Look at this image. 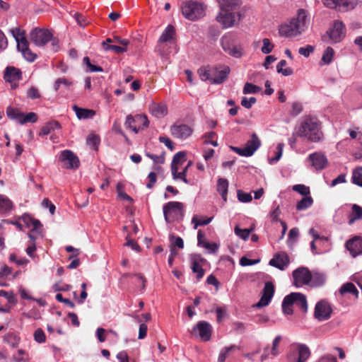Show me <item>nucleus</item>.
<instances>
[{
  "label": "nucleus",
  "mask_w": 362,
  "mask_h": 362,
  "mask_svg": "<svg viewBox=\"0 0 362 362\" xmlns=\"http://www.w3.org/2000/svg\"><path fill=\"white\" fill-rule=\"evenodd\" d=\"M4 341L6 342L14 348L18 346L20 341V338L15 334L9 333L4 337Z\"/></svg>",
  "instance_id": "nucleus-45"
},
{
  "label": "nucleus",
  "mask_w": 362,
  "mask_h": 362,
  "mask_svg": "<svg viewBox=\"0 0 362 362\" xmlns=\"http://www.w3.org/2000/svg\"><path fill=\"white\" fill-rule=\"evenodd\" d=\"M175 31L173 26L169 25L167 26L164 32L162 33L159 38L160 42H168L173 39Z\"/></svg>",
  "instance_id": "nucleus-39"
},
{
  "label": "nucleus",
  "mask_w": 362,
  "mask_h": 362,
  "mask_svg": "<svg viewBox=\"0 0 362 362\" xmlns=\"http://www.w3.org/2000/svg\"><path fill=\"white\" fill-rule=\"evenodd\" d=\"M262 47L261 48V51L264 54H269L272 52L274 48V45L270 42L268 38H264L262 40Z\"/></svg>",
  "instance_id": "nucleus-57"
},
{
  "label": "nucleus",
  "mask_w": 362,
  "mask_h": 362,
  "mask_svg": "<svg viewBox=\"0 0 362 362\" xmlns=\"http://www.w3.org/2000/svg\"><path fill=\"white\" fill-rule=\"evenodd\" d=\"M182 13L186 18L195 21L204 16L205 6L203 4L189 1L183 4Z\"/></svg>",
  "instance_id": "nucleus-5"
},
{
  "label": "nucleus",
  "mask_w": 362,
  "mask_h": 362,
  "mask_svg": "<svg viewBox=\"0 0 362 362\" xmlns=\"http://www.w3.org/2000/svg\"><path fill=\"white\" fill-rule=\"evenodd\" d=\"M211 70L214 71V76H211V83L215 84L222 83L227 78L230 73L228 66L218 68L211 66Z\"/></svg>",
  "instance_id": "nucleus-25"
},
{
  "label": "nucleus",
  "mask_w": 362,
  "mask_h": 362,
  "mask_svg": "<svg viewBox=\"0 0 362 362\" xmlns=\"http://www.w3.org/2000/svg\"><path fill=\"white\" fill-rule=\"evenodd\" d=\"M228 182L225 178H219L217 181L216 190L221 194L224 202H227Z\"/></svg>",
  "instance_id": "nucleus-30"
},
{
  "label": "nucleus",
  "mask_w": 362,
  "mask_h": 362,
  "mask_svg": "<svg viewBox=\"0 0 362 362\" xmlns=\"http://www.w3.org/2000/svg\"><path fill=\"white\" fill-rule=\"evenodd\" d=\"M221 46L223 50L226 52H228V51L231 49V47L234 45V42L231 36L230 35H224L222 37L221 40Z\"/></svg>",
  "instance_id": "nucleus-47"
},
{
  "label": "nucleus",
  "mask_w": 362,
  "mask_h": 362,
  "mask_svg": "<svg viewBox=\"0 0 362 362\" xmlns=\"http://www.w3.org/2000/svg\"><path fill=\"white\" fill-rule=\"evenodd\" d=\"M13 360L15 362H25L29 360L28 354L23 349H18V354L13 356Z\"/></svg>",
  "instance_id": "nucleus-51"
},
{
  "label": "nucleus",
  "mask_w": 362,
  "mask_h": 362,
  "mask_svg": "<svg viewBox=\"0 0 362 362\" xmlns=\"http://www.w3.org/2000/svg\"><path fill=\"white\" fill-rule=\"evenodd\" d=\"M293 19L301 23H305V25L306 26H308L309 23V19L308 18V12L303 8H300L298 11L296 18H293Z\"/></svg>",
  "instance_id": "nucleus-54"
},
{
  "label": "nucleus",
  "mask_w": 362,
  "mask_h": 362,
  "mask_svg": "<svg viewBox=\"0 0 362 362\" xmlns=\"http://www.w3.org/2000/svg\"><path fill=\"white\" fill-rule=\"evenodd\" d=\"M61 129L60 124L57 121H52L45 124L41 129L39 136H44L49 134L55 129Z\"/></svg>",
  "instance_id": "nucleus-31"
},
{
  "label": "nucleus",
  "mask_w": 362,
  "mask_h": 362,
  "mask_svg": "<svg viewBox=\"0 0 362 362\" xmlns=\"http://www.w3.org/2000/svg\"><path fill=\"white\" fill-rule=\"evenodd\" d=\"M289 257L285 252H281L274 255L270 259L269 265L274 267L280 270H284L289 264Z\"/></svg>",
  "instance_id": "nucleus-22"
},
{
  "label": "nucleus",
  "mask_w": 362,
  "mask_h": 362,
  "mask_svg": "<svg viewBox=\"0 0 362 362\" xmlns=\"http://www.w3.org/2000/svg\"><path fill=\"white\" fill-rule=\"evenodd\" d=\"M214 71L211 70V66H202L198 70V74L200 78L204 81H209L211 82V76H214Z\"/></svg>",
  "instance_id": "nucleus-36"
},
{
  "label": "nucleus",
  "mask_w": 362,
  "mask_h": 362,
  "mask_svg": "<svg viewBox=\"0 0 362 362\" xmlns=\"http://www.w3.org/2000/svg\"><path fill=\"white\" fill-rule=\"evenodd\" d=\"M252 231V228L250 229H242L238 226H235L234 229L235 234L239 238L247 240L249 238L250 233Z\"/></svg>",
  "instance_id": "nucleus-50"
},
{
  "label": "nucleus",
  "mask_w": 362,
  "mask_h": 362,
  "mask_svg": "<svg viewBox=\"0 0 362 362\" xmlns=\"http://www.w3.org/2000/svg\"><path fill=\"white\" fill-rule=\"evenodd\" d=\"M149 122L145 115L138 114L134 116L129 115L126 117L124 126L137 134L140 130L144 129L148 127Z\"/></svg>",
  "instance_id": "nucleus-7"
},
{
  "label": "nucleus",
  "mask_w": 362,
  "mask_h": 362,
  "mask_svg": "<svg viewBox=\"0 0 362 362\" xmlns=\"http://www.w3.org/2000/svg\"><path fill=\"white\" fill-rule=\"evenodd\" d=\"M23 221L28 228H40L42 224L39 220L32 218L29 215H24L23 216Z\"/></svg>",
  "instance_id": "nucleus-44"
},
{
  "label": "nucleus",
  "mask_w": 362,
  "mask_h": 362,
  "mask_svg": "<svg viewBox=\"0 0 362 362\" xmlns=\"http://www.w3.org/2000/svg\"><path fill=\"white\" fill-rule=\"evenodd\" d=\"M334 54V49L331 47H327L322 54L320 64H329L332 62Z\"/></svg>",
  "instance_id": "nucleus-41"
},
{
  "label": "nucleus",
  "mask_w": 362,
  "mask_h": 362,
  "mask_svg": "<svg viewBox=\"0 0 362 362\" xmlns=\"http://www.w3.org/2000/svg\"><path fill=\"white\" fill-rule=\"evenodd\" d=\"M6 115L9 119L16 121L20 124H24L28 122L35 123L37 121V116L35 112H31L25 114L18 108L11 107L7 108Z\"/></svg>",
  "instance_id": "nucleus-8"
},
{
  "label": "nucleus",
  "mask_w": 362,
  "mask_h": 362,
  "mask_svg": "<svg viewBox=\"0 0 362 362\" xmlns=\"http://www.w3.org/2000/svg\"><path fill=\"white\" fill-rule=\"evenodd\" d=\"M99 142H100L99 136L94 134H90L87 137V144L89 146H93L95 148L99 144Z\"/></svg>",
  "instance_id": "nucleus-63"
},
{
  "label": "nucleus",
  "mask_w": 362,
  "mask_h": 362,
  "mask_svg": "<svg viewBox=\"0 0 362 362\" xmlns=\"http://www.w3.org/2000/svg\"><path fill=\"white\" fill-rule=\"evenodd\" d=\"M326 281V276L320 272H315L312 274V279H310V283L309 286L313 287H319L322 285Z\"/></svg>",
  "instance_id": "nucleus-34"
},
{
  "label": "nucleus",
  "mask_w": 362,
  "mask_h": 362,
  "mask_svg": "<svg viewBox=\"0 0 362 362\" xmlns=\"http://www.w3.org/2000/svg\"><path fill=\"white\" fill-rule=\"evenodd\" d=\"M59 159L66 168L74 169L77 168L79 166V160L78 157L70 150H64L62 151Z\"/></svg>",
  "instance_id": "nucleus-17"
},
{
  "label": "nucleus",
  "mask_w": 362,
  "mask_h": 362,
  "mask_svg": "<svg viewBox=\"0 0 362 362\" xmlns=\"http://www.w3.org/2000/svg\"><path fill=\"white\" fill-rule=\"evenodd\" d=\"M345 26L341 21H335L327 34L334 42H340L345 36Z\"/></svg>",
  "instance_id": "nucleus-19"
},
{
  "label": "nucleus",
  "mask_w": 362,
  "mask_h": 362,
  "mask_svg": "<svg viewBox=\"0 0 362 362\" xmlns=\"http://www.w3.org/2000/svg\"><path fill=\"white\" fill-rule=\"evenodd\" d=\"M188 170V166H185L183 170L179 172L178 167L171 168L172 176L174 180H180L183 181L186 184H189V181L187 179V172Z\"/></svg>",
  "instance_id": "nucleus-32"
},
{
  "label": "nucleus",
  "mask_w": 362,
  "mask_h": 362,
  "mask_svg": "<svg viewBox=\"0 0 362 362\" xmlns=\"http://www.w3.org/2000/svg\"><path fill=\"white\" fill-rule=\"evenodd\" d=\"M192 333L197 335L202 341H208L211 337L212 327L206 321H199L193 327Z\"/></svg>",
  "instance_id": "nucleus-16"
},
{
  "label": "nucleus",
  "mask_w": 362,
  "mask_h": 362,
  "mask_svg": "<svg viewBox=\"0 0 362 362\" xmlns=\"http://www.w3.org/2000/svg\"><path fill=\"white\" fill-rule=\"evenodd\" d=\"M149 111L154 117L162 118L168 114V107L164 103H156L152 102L149 105Z\"/></svg>",
  "instance_id": "nucleus-26"
},
{
  "label": "nucleus",
  "mask_w": 362,
  "mask_h": 362,
  "mask_svg": "<svg viewBox=\"0 0 362 362\" xmlns=\"http://www.w3.org/2000/svg\"><path fill=\"white\" fill-rule=\"evenodd\" d=\"M297 136L304 137L310 142H320L323 139L321 123L315 117H304L299 126L296 129Z\"/></svg>",
  "instance_id": "nucleus-1"
},
{
  "label": "nucleus",
  "mask_w": 362,
  "mask_h": 362,
  "mask_svg": "<svg viewBox=\"0 0 362 362\" xmlns=\"http://www.w3.org/2000/svg\"><path fill=\"white\" fill-rule=\"evenodd\" d=\"M261 88L252 83H246L243 88V93L244 94H255L257 93Z\"/></svg>",
  "instance_id": "nucleus-56"
},
{
  "label": "nucleus",
  "mask_w": 362,
  "mask_h": 362,
  "mask_svg": "<svg viewBox=\"0 0 362 362\" xmlns=\"http://www.w3.org/2000/svg\"><path fill=\"white\" fill-rule=\"evenodd\" d=\"M352 182L362 187V167L356 168L352 173Z\"/></svg>",
  "instance_id": "nucleus-48"
},
{
  "label": "nucleus",
  "mask_w": 362,
  "mask_h": 362,
  "mask_svg": "<svg viewBox=\"0 0 362 362\" xmlns=\"http://www.w3.org/2000/svg\"><path fill=\"white\" fill-rule=\"evenodd\" d=\"M261 144V140L258 137L257 134L256 133H252L250 139L245 144V147L240 148L230 146V148L233 152L241 156L250 157L252 156L260 147Z\"/></svg>",
  "instance_id": "nucleus-6"
},
{
  "label": "nucleus",
  "mask_w": 362,
  "mask_h": 362,
  "mask_svg": "<svg viewBox=\"0 0 362 362\" xmlns=\"http://www.w3.org/2000/svg\"><path fill=\"white\" fill-rule=\"evenodd\" d=\"M346 247L353 257L362 254V238L355 236L346 243Z\"/></svg>",
  "instance_id": "nucleus-24"
},
{
  "label": "nucleus",
  "mask_w": 362,
  "mask_h": 362,
  "mask_svg": "<svg viewBox=\"0 0 362 362\" xmlns=\"http://www.w3.org/2000/svg\"><path fill=\"white\" fill-rule=\"evenodd\" d=\"M163 211L167 223L181 221L184 216V205L179 202H169L163 205Z\"/></svg>",
  "instance_id": "nucleus-3"
},
{
  "label": "nucleus",
  "mask_w": 362,
  "mask_h": 362,
  "mask_svg": "<svg viewBox=\"0 0 362 362\" xmlns=\"http://www.w3.org/2000/svg\"><path fill=\"white\" fill-rule=\"evenodd\" d=\"M30 40L37 47H44L52 38V33L47 29L35 28L30 33Z\"/></svg>",
  "instance_id": "nucleus-11"
},
{
  "label": "nucleus",
  "mask_w": 362,
  "mask_h": 362,
  "mask_svg": "<svg viewBox=\"0 0 362 362\" xmlns=\"http://www.w3.org/2000/svg\"><path fill=\"white\" fill-rule=\"evenodd\" d=\"M189 261L192 272L197 274V279L199 281L204 275V270L201 265L204 259L199 254H192L189 256Z\"/></svg>",
  "instance_id": "nucleus-21"
},
{
  "label": "nucleus",
  "mask_w": 362,
  "mask_h": 362,
  "mask_svg": "<svg viewBox=\"0 0 362 362\" xmlns=\"http://www.w3.org/2000/svg\"><path fill=\"white\" fill-rule=\"evenodd\" d=\"M297 306L303 313L308 310L306 296L301 293H291L286 296L282 302V310L285 315H292V306Z\"/></svg>",
  "instance_id": "nucleus-2"
},
{
  "label": "nucleus",
  "mask_w": 362,
  "mask_h": 362,
  "mask_svg": "<svg viewBox=\"0 0 362 362\" xmlns=\"http://www.w3.org/2000/svg\"><path fill=\"white\" fill-rule=\"evenodd\" d=\"M238 349V347L235 345H231L228 347H224L220 352L218 361V362H224L228 354L230 351Z\"/></svg>",
  "instance_id": "nucleus-52"
},
{
  "label": "nucleus",
  "mask_w": 362,
  "mask_h": 362,
  "mask_svg": "<svg viewBox=\"0 0 362 362\" xmlns=\"http://www.w3.org/2000/svg\"><path fill=\"white\" fill-rule=\"evenodd\" d=\"M219 4V9L235 11L240 4V0H217Z\"/></svg>",
  "instance_id": "nucleus-29"
},
{
  "label": "nucleus",
  "mask_w": 362,
  "mask_h": 362,
  "mask_svg": "<svg viewBox=\"0 0 362 362\" xmlns=\"http://www.w3.org/2000/svg\"><path fill=\"white\" fill-rule=\"evenodd\" d=\"M237 195L238 200L241 202L247 203L250 202L252 200V196L250 193L238 190Z\"/></svg>",
  "instance_id": "nucleus-61"
},
{
  "label": "nucleus",
  "mask_w": 362,
  "mask_h": 362,
  "mask_svg": "<svg viewBox=\"0 0 362 362\" xmlns=\"http://www.w3.org/2000/svg\"><path fill=\"white\" fill-rule=\"evenodd\" d=\"M212 221V218H199L197 215L192 217V223L194 225V228L197 229L199 226H206Z\"/></svg>",
  "instance_id": "nucleus-46"
},
{
  "label": "nucleus",
  "mask_w": 362,
  "mask_h": 362,
  "mask_svg": "<svg viewBox=\"0 0 362 362\" xmlns=\"http://www.w3.org/2000/svg\"><path fill=\"white\" fill-rule=\"evenodd\" d=\"M103 47L105 51H113L117 54H121L127 52V47L117 45H106V42L102 43Z\"/></svg>",
  "instance_id": "nucleus-49"
},
{
  "label": "nucleus",
  "mask_w": 362,
  "mask_h": 362,
  "mask_svg": "<svg viewBox=\"0 0 362 362\" xmlns=\"http://www.w3.org/2000/svg\"><path fill=\"white\" fill-rule=\"evenodd\" d=\"M17 49L21 52L23 58L28 62H33L36 59L37 54L30 50L28 42H27V43H21L19 46L17 47Z\"/></svg>",
  "instance_id": "nucleus-28"
},
{
  "label": "nucleus",
  "mask_w": 362,
  "mask_h": 362,
  "mask_svg": "<svg viewBox=\"0 0 362 362\" xmlns=\"http://www.w3.org/2000/svg\"><path fill=\"white\" fill-rule=\"evenodd\" d=\"M228 54L235 58H240L243 54V52L240 47H238L234 44L228 51Z\"/></svg>",
  "instance_id": "nucleus-64"
},
{
  "label": "nucleus",
  "mask_w": 362,
  "mask_h": 362,
  "mask_svg": "<svg viewBox=\"0 0 362 362\" xmlns=\"http://www.w3.org/2000/svg\"><path fill=\"white\" fill-rule=\"evenodd\" d=\"M281 340V336L278 335L273 340L271 349H269V346L264 348V353L262 354L260 357V361L262 362L267 360L269 357V355H271L272 357H275L281 353L279 344Z\"/></svg>",
  "instance_id": "nucleus-23"
},
{
  "label": "nucleus",
  "mask_w": 362,
  "mask_h": 362,
  "mask_svg": "<svg viewBox=\"0 0 362 362\" xmlns=\"http://www.w3.org/2000/svg\"><path fill=\"white\" fill-rule=\"evenodd\" d=\"M4 78L11 83L12 88H16L17 83L22 79V71L14 66H8L5 69Z\"/></svg>",
  "instance_id": "nucleus-18"
},
{
  "label": "nucleus",
  "mask_w": 362,
  "mask_h": 362,
  "mask_svg": "<svg viewBox=\"0 0 362 362\" xmlns=\"http://www.w3.org/2000/svg\"><path fill=\"white\" fill-rule=\"evenodd\" d=\"M293 284L296 287L309 285L312 274L306 267H299L293 272Z\"/></svg>",
  "instance_id": "nucleus-12"
},
{
  "label": "nucleus",
  "mask_w": 362,
  "mask_h": 362,
  "mask_svg": "<svg viewBox=\"0 0 362 362\" xmlns=\"http://www.w3.org/2000/svg\"><path fill=\"white\" fill-rule=\"evenodd\" d=\"M12 36L14 37L17 42V47L21 43H27L28 40L25 37V32L19 28H15L10 30Z\"/></svg>",
  "instance_id": "nucleus-33"
},
{
  "label": "nucleus",
  "mask_w": 362,
  "mask_h": 362,
  "mask_svg": "<svg viewBox=\"0 0 362 362\" xmlns=\"http://www.w3.org/2000/svg\"><path fill=\"white\" fill-rule=\"evenodd\" d=\"M274 286L272 282H266L262 291V295L256 306L258 308L264 307L269 305L274 294Z\"/></svg>",
  "instance_id": "nucleus-20"
},
{
  "label": "nucleus",
  "mask_w": 362,
  "mask_h": 362,
  "mask_svg": "<svg viewBox=\"0 0 362 362\" xmlns=\"http://www.w3.org/2000/svg\"><path fill=\"white\" fill-rule=\"evenodd\" d=\"M287 62L286 60L282 59L281 60L277 66H276V71L278 73L281 74L283 76H288L293 74V71L290 67H286Z\"/></svg>",
  "instance_id": "nucleus-40"
},
{
  "label": "nucleus",
  "mask_w": 362,
  "mask_h": 362,
  "mask_svg": "<svg viewBox=\"0 0 362 362\" xmlns=\"http://www.w3.org/2000/svg\"><path fill=\"white\" fill-rule=\"evenodd\" d=\"M71 84L72 82L69 79H66L65 78H59L56 80L54 84V90L57 91L59 89L61 85H64L66 87H69Z\"/></svg>",
  "instance_id": "nucleus-58"
},
{
  "label": "nucleus",
  "mask_w": 362,
  "mask_h": 362,
  "mask_svg": "<svg viewBox=\"0 0 362 362\" xmlns=\"http://www.w3.org/2000/svg\"><path fill=\"white\" fill-rule=\"evenodd\" d=\"M307 160L317 171L324 170L327 167L329 163L327 156L321 151H316L310 154Z\"/></svg>",
  "instance_id": "nucleus-14"
},
{
  "label": "nucleus",
  "mask_w": 362,
  "mask_h": 362,
  "mask_svg": "<svg viewBox=\"0 0 362 362\" xmlns=\"http://www.w3.org/2000/svg\"><path fill=\"white\" fill-rule=\"evenodd\" d=\"M72 109L78 119H91L95 115V111L93 110L79 107L77 105H74Z\"/></svg>",
  "instance_id": "nucleus-27"
},
{
  "label": "nucleus",
  "mask_w": 362,
  "mask_h": 362,
  "mask_svg": "<svg viewBox=\"0 0 362 362\" xmlns=\"http://www.w3.org/2000/svg\"><path fill=\"white\" fill-rule=\"evenodd\" d=\"M332 310L329 303L322 300L317 302L315 307L314 316L320 321L327 320L330 318Z\"/></svg>",
  "instance_id": "nucleus-15"
},
{
  "label": "nucleus",
  "mask_w": 362,
  "mask_h": 362,
  "mask_svg": "<svg viewBox=\"0 0 362 362\" xmlns=\"http://www.w3.org/2000/svg\"><path fill=\"white\" fill-rule=\"evenodd\" d=\"M310 356L309 348L303 344L294 343L287 354L288 362H305Z\"/></svg>",
  "instance_id": "nucleus-4"
},
{
  "label": "nucleus",
  "mask_w": 362,
  "mask_h": 362,
  "mask_svg": "<svg viewBox=\"0 0 362 362\" xmlns=\"http://www.w3.org/2000/svg\"><path fill=\"white\" fill-rule=\"evenodd\" d=\"M314 52V47L310 45H306L305 47H300L298 49V53L300 55L304 56L305 57H308L311 53Z\"/></svg>",
  "instance_id": "nucleus-62"
},
{
  "label": "nucleus",
  "mask_w": 362,
  "mask_h": 362,
  "mask_svg": "<svg viewBox=\"0 0 362 362\" xmlns=\"http://www.w3.org/2000/svg\"><path fill=\"white\" fill-rule=\"evenodd\" d=\"M12 206V202L6 196L0 194V213L9 211Z\"/></svg>",
  "instance_id": "nucleus-42"
},
{
  "label": "nucleus",
  "mask_w": 362,
  "mask_h": 362,
  "mask_svg": "<svg viewBox=\"0 0 362 362\" xmlns=\"http://www.w3.org/2000/svg\"><path fill=\"white\" fill-rule=\"evenodd\" d=\"M34 339L35 340L36 342L40 344L44 343L45 341L46 336L44 331L42 329L38 328L35 331Z\"/></svg>",
  "instance_id": "nucleus-59"
},
{
  "label": "nucleus",
  "mask_w": 362,
  "mask_h": 362,
  "mask_svg": "<svg viewBox=\"0 0 362 362\" xmlns=\"http://www.w3.org/2000/svg\"><path fill=\"white\" fill-rule=\"evenodd\" d=\"M360 219H362V208L357 204H353L348 223L352 225L356 220Z\"/></svg>",
  "instance_id": "nucleus-35"
},
{
  "label": "nucleus",
  "mask_w": 362,
  "mask_h": 362,
  "mask_svg": "<svg viewBox=\"0 0 362 362\" xmlns=\"http://www.w3.org/2000/svg\"><path fill=\"white\" fill-rule=\"evenodd\" d=\"M313 204V199L311 196L304 197L297 202L296 204V210L297 211H303L310 208Z\"/></svg>",
  "instance_id": "nucleus-38"
},
{
  "label": "nucleus",
  "mask_w": 362,
  "mask_h": 362,
  "mask_svg": "<svg viewBox=\"0 0 362 362\" xmlns=\"http://www.w3.org/2000/svg\"><path fill=\"white\" fill-rule=\"evenodd\" d=\"M145 155L146 157L153 160L154 164H163L165 163V154L164 153L160 155H155L149 152H146Z\"/></svg>",
  "instance_id": "nucleus-53"
},
{
  "label": "nucleus",
  "mask_w": 362,
  "mask_h": 362,
  "mask_svg": "<svg viewBox=\"0 0 362 362\" xmlns=\"http://www.w3.org/2000/svg\"><path fill=\"white\" fill-rule=\"evenodd\" d=\"M339 293L341 295H344L346 293H351L355 296L356 298L358 296V291L354 284L351 282L346 283L343 284L339 288Z\"/></svg>",
  "instance_id": "nucleus-37"
},
{
  "label": "nucleus",
  "mask_w": 362,
  "mask_h": 362,
  "mask_svg": "<svg viewBox=\"0 0 362 362\" xmlns=\"http://www.w3.org/2000/svg\"><path fill=\"white\" fill-rule=\"evenodd\" d=\"M307 27L305 25V23L297 21L293 18L289 24L281 25L279 33L285 37H296L303 33Z\"/></svg>",
  "instance_id": "nucleus-9"
},
{
  "label": "nucleus",
  "mask_w": 362,
  "mask_h": 362,
  "mask_svg": "<svg viewBox=\"0 0 362 362\" xmlns=\"http://www.w3.org/2000/svg\"><path fill=\"white\" fill-rule=\"evenodd\" d=\"M28 235L30 238L29 243H36V240L41 235V231L40 230V228H33L28 233Z\"/></svg>",
  "instance_id": "nucleus-60"
},
{
  "label": "nucleus",
  "mask_w": 362,
  "mask_h": 362,
  "mask_svg": "<svg viewBox=\"0 0 362 362\" xmlns=\"http://www.w3.org/2000/svg\"><path fill=\"white\" fill-rule=\"evenodd\" d=\"M292 189L304 197L310 196V188L304 185H295Z\"/></svg>",
  "instance_id": "nucleus-55"
},
{
  "label": "nucleus",
  "mask_w": 362,
  "mask_h": 362,
  "mask_svg": "<svg viewBox=\"0 0 362 362\" xmlns=\"http://www.w3.org/2000/svg\"><path fill=\"white\" fill-rule=\"evenodd\" d=\"M240 18L241 15L240 13L221 9H219V12L216 18L217 22L223 29L233 27L236 21H240Z\"/></svg>",
  "instance_id": "nucleus-10"
},
{
  "label": "nucleus",
  "mask_w": 362,
  "mask_h": 362,
  "mask_svg": "<svg viewBox=\"0 0 362 362\" xmlns=\"http://www.w3.org/2000/svg\"><path fill=\"white\" fill-rule=\"evenodd\" d=\"M193 129L188 124L175 122L170 127L171 134L177 139L185 140L192 135Z\"/></svg>",
  "instance_id": "nucleus-13"
},
{
  "label": "nucleus",
  "mask_w": 362,
  "mask_h": 362,
  "mask_svg": "<svg viewBox=\"0 0 362 362\" xmlns=\"http://www.w3.org/2000/svg\"><path fill=\"white\" fill-rule=\"evenodd\" d=\"M186 155L185 152L180 151L175 153L173 158V160L171 163V168L178 167L180 168L185 161L186 160Z\"/></svg>",
  "instance_id": "nucleus-43"
}]
</instances>
